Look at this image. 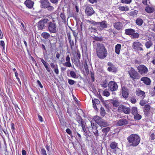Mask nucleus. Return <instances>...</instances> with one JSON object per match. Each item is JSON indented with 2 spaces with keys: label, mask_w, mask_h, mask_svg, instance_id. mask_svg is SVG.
<instances>
[{
  "label": "nucleus",
  "mask_w": 155,
  "mask_h": 155,
  "mask_svg": "<svg viewBox=\"0 0 155 155\" xmlns=\"http://www.w3.org/2000/svg\"><path fill=\"white\" fill-rule=\"evenodd\" d=\"M95 50L97 55L100 59H104L107 56V51L104 45L100 43L97 44Z\"/></svg>",
  "instance_id": "nucleus-1"
},
{
  "label": "nucleus",
  "mask_w": 155,
  "mask_h": 155,
  "mask_svg": "<svg viewBox=\"0 0 155 155\" xmlns=\"http://www.w3.org/2000/svg\"><path fill=\"white\" fill-rule=\"evenodd\" d=\"M130 146L133 147H136L139 143L140 141V138L137 135L133 134L130 135L127 138Z\"/></svg>",
  "instance_id": "nucleus-2"
},
{
  "label": "nucleus",
  "mask_w": 155,
  "mask_h": 155,
  "mask_svg": "<svg viewBox=\"0 0 155 155\" xmlns=\"http://www.w3.org/2000/svg\"><path fill=\"white\" fill-rule=\"evenodd\" d=\"M48 30L51 33H56L57 31V26L55 23L53 21L49 22L48 25Z\"/></svg>",
  "instance_id": "nucleus-3"
},
{
  "label": "nucleus",
  "mask_w": 155,
  "mask_h": 155,
  "mask_svg": "<svg viewBox=\"0 0 155 155\" xmlns=\"http://www.w3.org/2000/svg\"><path fill=\"white\" fill-rule=\"evenodd\" d=\"M125 33L130 36L132 38H138L139 36V34L135 32L134 30L131 28L127 29L125 30Z\"/></svg>",
  "instance_id": "nucleus-4"
},
{
  "label": "nucleus",
  "mask_w": 155,
  "mask_h": 155,
  "mask_svg": "<svg viewBox=\"0 0 155 155\" xmlns=\"http://www.w3.org/2000/svg\"><path fill=\"white\" fill-rule=\"evenodd\" d=\"M130 77L132 79L134 80L138 78V74L135 70L132 68L128 71Z\"/></svg>",
  "instance_id": "nucleus-5"
},
{
  "label": "nucleus",
  "mask_w": 155,
  "mask_h": 155,
  "mask_svg": "<svg viewBox=\"0 0 155 155\" xmlns=\"http://www.w3.org/2000/svg\"><path fill=\"white\" fill-rule=\"evenodd\" d=\"M138 72L141 74H146L148 72L147 68L144 65H141L137 67Z\"/></svg>",
  "instance_id": "nucleus-6"
},
{
  "label": "nucleus",
  "mask_w": 155,
  "mask_h": 155,
  "mask_svg": "<svg viewBox=\"0 0 155 155\" xmlns=\"http://www.w3.org/2000/svg\"><path fill=\"white\" fill-rule=\"evenodd\" d=\"M108 87L111 91H116L118 88L117 83L111 81L109 82L108 84Z\"/></svg>",
  "instance_id": "nucleus-7"
},
{
  "label": "nucleus",
  "mask_w": 155,
  "mask_h": 155,
  "mask_svg": "<svg viewBox=\"0 0 155 155\" xmlns=\"http://www.w3.org/2000/svg\"><path fill=\"white\" fill-rule=\"evenodd\" d=\"M118 110L119 111H123L126 114H129L130 112V109L129 108L123 105H121L118 107Z\"/></svg>",
  "instance_id": "nucleus-8"
},
{
  "label": "nucleus",
  "mask_w": 155,
  "mask_h": 155,
  "mask_svg": "<svg viewBox=\"0 0 155 155\" xmlns=\"http://www.w3.org/2000/svg\"><path fill=\"white\" fill-rule=\"evenodd\" d=\"M133 48L134 49L138 51H143V45L138 41L134 42L133 44Z\"/></svg>",
  "instance_id": "nucleus-9"
},
{
  "label": "nucleus",
  "mask_w": 155,
  "mask_h": 155,
  "mask_svg": "<svg viewBox=\"0 0 155 155\" xmlns=\"http://www.w3.org/2000/svg\"><path fill=\"white\" fill-rule=\"evenodd\" d=\"M128 121L125 119H123L118 120L117 121V124L118 126L124 125L128 124Z\"/></svg>",
  "instance_id": "nucleus-10"
},
{
  "label": "nucleus",
  "mask_w": 155,
  "mask_h": 155,
  "mask_svg": "<svg viewBox=\"0 0 155 155\" xmlns=\"http://www.w3.org/2000/svg\"><path fill=\"white\" fill-rule=\"evenodd\" d=\"M94 12L93 8L89 6L87 7L85 9V13L88 16H91Z\"/></svg>",
  "instance_id": "nucleus-11"
},
{
  "label": "nucleus",
  "mask_w": 155,
  "mask_h": 155,
  "mask_svg": "<svg viewBox=\"0 0 155 155\" xmlns=\"http://www.w3.org/2000/svg\"><path fill=\"white\" fill-rule=\"evenodd\" d=\"M66 62L63 64L64 66L68 67H70L71 66V63L70 58L69 55H68L65 58Z\"/></svg>",
  "instance_id": "nucleus-12"
},
{
  "label": "nucleus",
  "mask_w": 155,
  "mask_h": 155,
  "mask_svg": "<svg viewBox=\"0 0 155 155\" xmlns=\"http://www.w3.org/2000/svg\"><path fill=\"white\" fill-rule=\"evenodd\" d=\"M122 94L123 97L125 98H127L129 95L128 89L125 87L122 88Z\"/></svg>",
  "instance_id": "nucleus-13"
},
{
  "label": "nucleus",
  "mask_w": 155,
  "mask_h": 155,
  "mask_svg": "<svg viewBox=\"0 0 155 155\" xmlns=\"http://www.w3.org/2000/svg\"><path fill=\"white\" fill-rule=\"evenodd\" d=\"M42 7L44 8H46L48 6L51 5L48 0H41L40 1Z\"/></svg>",
  "instance_id": "nucleus-14"
},
{
  "label": "nucleus",
  "mask_w": 155,
  "mask_h": 155,
  "mask_svg": "<svg viewBox=\"0 0 155 155\" xmlns=\"http://www.w3.org/2000/svg\"><path fill=\"white\" fill-rule=\"evenodd\" d=\"M24 3L28 8H33L34 2L31 0H26Z\"/></svg>",
  "instance_id": "nucleus-15"
},
{
  "label": "nucleus",
  "mask_w": 155,
  "mask_h": 155,
  "mask_svg": "<svg viewBox=\"0 0 155 155\" xmlns=\"http://www.w3.org/2000/svg\"><path fill=\"white\" fill-rule=\"evenodd\" d=\"M150 106L148 104H146L145 105L144 109V112L146 116H148L150 113Z\"/></svg>",
  "instance_id": "nucleus-16"
},
{
  "label": "nucleus",
  "mask_w": 155,
  "mask_h": 155,
  "mask_svg": "<svg viewBox=\"0 0 155 155\" xmlns=\"http://www.w3.org/2000/svg\"><path fill=\"white\" fill-rule=\"evenodd\" d=\"M114 28L117 30H119L121 29L123 27V24L122 23L117 22L114 24Z\"/></svg>",
  "instance_id": "nucleus-17"
},
{
  "label": "nucleus",
  "mask_w": 155,
  "mask_h": 155,
  "mask_svg": "<svg viewBox=\"0 0 155 155\" xmlns=\"http://www.w3.org/2000/svg\"><path fill=\"white\" fill-rule=\"evenodd\" d=\"M141 80L147 85H150L151 82L150 79L147 77H143L141 78Z\"/></svg>",
  "instance_id": "nucleus-18"
},
{
  "label": "nucleus",
  "mask_w": 155,
  "mask_h": 155,
  "mask_svg": "<svg viewBox=\"0 0 155 155\" xmlns=\"http://www.w3.org/2000/svg\"><path fill=\"white\" fill-rule=\"evenodd\" d=\"M98 25H99L100 27L102 28H107V22L105 21H103L101 22H98Z\"/></svg>",
  "instance_id": "nucleus-19"
},
{
  "label": "nucleus",
  "mask_w": 155,
  "mask_h": 155,
  "mask_svg": "<svg viewBox=\"0 0 155 155\" xmlns=\"http://www.w3.org/2000/svg\"><path fill=\"white\" fill-rule=\"evenodd\" d=\"M145 10L147 12L151 13L154 12V9L153 7L148 6L145 8Z\"/></svg>",
  "instance_id": "nucleus-20"
},
{
  "label": "nucleus",
  "mask_w": 155,
  "mask_h": 155,
  "mask_svg": "<svg viewBox=\"0 0 155 155\" xmlns=\"http://www.w3.org/2000/svg\"><path fill=\"white\" fill-rule=\"evenodd\" d=\"M121 47V45L117 44L115 46V53L117 54H119L120 53Z\"/></svg>",
  "instance_id": "nucleus-21"
},
{
  "label": "nucleus",
  "mask_w": 155,
  "mask_h": 155,
  "mask_svg": "<svg viewBox=\"0 0 155 155\" xmlns=\"http://www.w3.org/2000/svg\"><path fill=\"white\" fill-rule=\"evenodd\" d=\"M98 124L101 127H106L107 125V123L102 119L98 123Z\"/></svg>",
  "instance_id": "nucleus-22"
},
{
  "label": "nucleus",
  "mask_w": 155,
  "mask_h": 155,
  "mask_svg": "<svg viewBox=\"0 0 155 155\" xmlns=\"http://www.w3.org/2000/svg\"><path fill=\"white\" fill-rule=\"evenodd\" d=\"M110 146L111 148L112 149H116L117 148V143L115 142H113L111 143Z\"/></svg>",
  "instance_id": "nucleus-23"
},
{
  "label": "nucleus",
  "mask_w": 155,
  "mask_h": 155,
  "mask_svg": "<svg viewBox=\"0 0 155 155\" xmlns=\"http://www.w3.org/2000/svg\"><path fill=\"white\" fill-rule=\"evenodd\" d=\"M41 36L45 39H48L50 36V34L47 32H43L41 34Z\"/></svg>",
  "instance_id": "nucleus-24"
},
{
  "label": "nucleus",
  "mask_w": 155,
  "mask_h": 155,
  "mask_svg": "<svg viewBox=\"0 0 155 155\" xmlns=\"http://www.w3.org/2000/svg\"><path fill=\"white\" fill-rule=\"evenodd\" d=\"M136 94L137 95L139 96L141 95L143 97V98L145 97V93L143 91L138 90L137 91Z\"/></svg>",
  "instance_id": "nucleus-25"
},
{
  "label": "nucleus",
  "mask_w": 155,
  "mask_h": 155,
  "mask_svg": "<svg viewBox=\"0 0 155 155\" xmlns=\"http://www.w3.org/2000/svg\"><path fill=\"white\" fill-rule=\"evenodd\" d=\"M118 8L120 11H127L129 10V8L127 6H120Z\"/></svg>",
  "instance_id": "nucleus-26"
},
{
  "label": "nucleus",
  "mask_w": 155,
  "mask_h": 155,
  "mask_svg": "<svg viewBox=\"0 0 155 155\" xmlns=\"http://www.w3.org/2000/svg\"><path fill=\"white\" fill-rule=\"evenodd\" d=\"M131 113L133 115L137 114V113L138 110L137 108L136 107H133L131 110Z\"/></svg>",
  "instance_id": "nucleus-27"
},
{
  "label": "nucleus",
  "mask_w": 155,
  "mask_h": 155,
  "mask_svg": "<svg viewBox=\"0 0 155 155\" xmlns=\"http://www.w3.org/2000/svg\"><path fill=\"white\" fill-rule=\"evenodd\" d=\"M38 28L39 29L42 30L45 27L44 25L42 23L41 21H39L38 23Z\"/></svg>",
  "instance_id": "nucleus-28"
},
{
  "label": "nucleus",
  "mask_w": 155,
  "mask_h": 155,
  "mask_svg": "<svg viewBox=\"0 0 155 155\" xmlns=\"http://www.w3.org/2000/svg\"><path fill=\"white\" fill-rule=\"evenodd\" d=\"M143 20L140 18H137L136 21V24L139 26L141 25L143 23Z\"/></svg>",
  "instance_id": "nucleus-29"
},
{
  "label": "nucleus",
  "mask_w": 155,
  "mask_h": 155,
  "mask_svg": "<svg viewBox=\"0 0 155 155\" xmlns=\"http://www.w3.org/2000/svg\"><path fill=\"white\" fill-rule=\"evenodd\" d=\"M93 118L95 121V122L97 123V124L102 119L101 118L97 116H94Z\"/></svg>",
  "instance_id": "nucleus-30"
},
{
  "label": "nucleus",
  "mask_w": 155,
  "mask_h": 155,
  "mask_svg": "<svg viewBox=\"0 0 155 155\" xmlns=\"http://www.w3.org/2000/svg\"><path fill=\"white\" fill-rule=\"evenodd\" d=\"M91 123L93 130H97V127L96 126V123L93 121H91Z\"/></svg>",
  "instance_id": "nucleus-31"
},
{
  "label": "nucleus",
  "mask_w": 155,
  "mask_h": 155,
  "mask_svg": "<svg viewBox=\"0 0 155 155\" xmlns=\"http://www.w3.org/2000/svg\"><path fill=\"white\" fill-rule=\"evenodd\" d=\"M40 21L41 22H42V23L44 25L45 27V26L47 24H48V23L49 22V20L47 18H45Z\"/></svg>",
  "instance_id": "nucleus-32"
},
{
  "label": "nucleus",
  "mask_w": 155,
  "mask_h": 155,
  "mask_svg": "<svg viewBox=\"0 0 155 155\" xmlns=\"http://www.w3.org/2000/svg\"><path fill=\"white\" fill-rule=\"evenodd\" d=\"M147 48H149L152 45V43L151 41H147L145 44Z\"/></svg>",
  "instance_id": "nucleus-33"
},
{
  "label": "nucleus",
  "mask_w": 155,
  "mask_h": 155,
  "mask_svg": "<svg viewBox=\"0 0 155 155\" xmlns=\"http://www.w3.org/2000/svg\"><path fill=\"white\" fill-rule=\"evenodd\" d=\"M110 128L109 127H106L105 128L103 129L102 130V131L104 133H105V134L106 136L107 133L110 130Z\"/></svg>",
  "instance_id": "nucleus-34"
},
{
  "label": "nucleus",
  "mask_w": 155,
  "mask_h": 155,
  "mask_svg": "<svg viewBox=\"0 0 155 155\" xmlns=\"http://www.w3.org/2000/svg\"><path fill=\"white\" fill-rule=\"evenodd\" d=\"M107 70L109 71L114 72L116 71V68L114 66H113L108 67L107 68Z\"/></svg>",
  "instance_id": "nucleus-35"
},
{
  "label": "nucleus",
  "mask_w": 155,
  "mask_h": 155,
  "mask_svg": "<svg viewBox=\"0 0 155 155\" xmlns=\"http://www.w3.org/2000/svg\"><path fill=\"white\" fill-rule=\"evenodd\" d=\"M134 118L135 120H140L141 118V116L138 114V113L137 114L134 115Z\"/></svg>",
  "instance_id": "nucleus-36"
},
{
  "label": "nucleus",
  "mask_w": 155,
  "mask_h": 155,
  "mask_svg": "<svg viewBox=\"0 0 155 155\" xmlns=\"http://www.w3.org/2000/svg\"><path fill=\"white\" fill-rule=\"evenodd\" d=\"M47 8V10L50 12H51L53 11L54 8L53 6L51 5H49L47 8Z\"/></svg>",
  "instance_id": "nucleus-37"
},
{
  "label": "nucleus",
  "mask_w": 155,
  "mask_h": 155,
  "mask_svg": "<svg viewBox=\"0 0 155 155\" xmlns=\"http://www.w3.org/2000/svg\"><path fill=\"white\" fill-rule=\"evenodd\" d=\"M113 106L115 107H117L119 105V103L117 101L114 100L112 102Z\"/></svg>",
  "instance_id": "nucleus-38"
},
{
  "label": "nucleus",
  "mask_w": 155,
  "mask_h": 155,
  "mask_svg": "<svg viewBox=\"0 0 155 155\" xmlns=\"http://www.w3.org/2000/svg\"><path fill=\"white\" fill-rule=\"evenodd\" d=\"M70 75L73 78H76V74L75 72L73 71H71L70 72Z\"/></svg>",
  "instance_id": "nucleus-39"
},
{
  "label": "nucleus",
  "mask_w": 155,
  "mask_h": 155,
  "mask_svg": "<svg viewBox=\"0 0 155 155\" xmlns=\"http://www.w3.org/2000/svg\"><path fill=\"white\" fill-rule=\"evenodd\" d=\"M72 31V33H73V35L74 36V37L75 38V41H76V39L77 38V36L78 35V33H77L75 32V31L74 30H71Z\"/></svg>",
  "instance_id": "nucleus-40"
},
{
  "label": "nucleus",
  "mask_w": 155,
  "mask_h": 155,
  "mask_svg": "<svg viewBox=\"0 0 155 155\" xmlns=\"http://www.w3.org/2000/svg\"><path fill=\"white\" fill-rule=\"evenodd\" d=\"M105 111L103 107H101V112L100 114L101 115L104 116L105 115Z\"/></svg>",
  "instance_id": "nucleus-41"
},
{
  "label": "nucleus",
  "mask_w": 155,
  "mask_h": 155,
  "mask_svg": "<svg viewBox=\"0 0 155 155\" xmlns=\"http://www.w3.org/2000/svg\"><path fill=\"white\" fill-rule=\"evenodd\" d=\"M101 85L104 88H106L107 86V81H105L103 82L101 84Z\"/></svg>",
  "instance_id": "nucleus-42"
},
{
  "label": "nucleus",
  "mask_w": 155,
  "mask_h": 155,
  "mask_svg": "<svg viewBox=\"0 0 155 155\" xmlns=\"http://www.w3.org/2000/svg\"><path fill=\"white\" fill-rule=\"evenodd\" d=\"M121 1L122 3L128 4L131 2L132 0H121Z\"/></svg>",
  "instance_id": "nucleus-43"
},
{
  "label": "nucleus",
  "mask_w": 155,
  "mask_h": 155,
  "mask_svg": "<svg viewBox=\"0 0 155 155\" xmlns=\"http://www.w3.org/2000/svg\"><path fill=\"white\" fill-rule=\"evenodd\" d=\"M103 94L104 96L108 97L110 95V94L108 91L105 90L103 92Z\"/></svg>",
  "instance_id": "nucleus-44"
},
{
  "label": "nucleus",
  "mask_w": 155,
  "mask_h": 155,
  "mask_svg": "<svg viewBox=\"0 0 155 155\" xmlns=\"http://www.w3.org/2000/svg\"><path fill=\"white\" fill-rule=\"evenodd\" d=\"M84 68L85 69V70L86 72H89V70L88 69V66L87 65V62H85L84 64Z\"/></svg>",
  "instance_id": "nucleus-45"
},
{
  "label": "nucleus",
  "mask_w": 155,
  "mask_h": 155,
  "mask_svg": "<svg viewBox=\"0 0 155 155\" xmlns=\"http://www.w3.org/2000/svg\"><path fill=\"white\" fill-rule=\"evenodd\" d=\"M92 102H94L97 104H98L100 103L99 101L97 99H92Z\"/></svg>",
  "instance_id": "nucleus-46"
},
{
  "label": "nucleus",
  "mask_w": 155,
  "mask_h": 155,
  "mask_svg": "<svg viewBox=\"0 0 155 155\" xmlns=\"http://www.w3.org/2000/svg\"><path fill=\"white\" fill-rule=\"evenodd\" d=\"M69 43L71 47V49L74 47V44L73 41L71 40H69Z\"/></svg>",
  "instance_id": "nucleus-47"
},
{
  "label": "nucleus",
  "mask_w": 155,
  "mask_h": 155,
  "mask_svg": "<svg viewBox=\"0 0 155 155\" xmlns=\"http://www.w3.org/2000/svg\"><path fill=\"white\" fill-rule=\"evenodd\" d=\"M41 152L42 155H47L46 151L44 148L41 149Z\"/></svg>",
  "instance_id": "nucleus-48"
},
{
  "label": "nucleus",
  "mask_w": 155,
  "mask_h": 155,
  "mask_svg": "<svg viewBox=\"0 0 155 155\" xmlns=\"http://www.w3.org/2000/svg\"><path fill=\"white\" fill-rule=\"evenodd\" d=\"M11 129L13 133L15 132V125L13 123L11 124Z\"/></svg>",
  "instance_id": "nucleus-49"
},
{
  "label": "nucleus",
  "mask_w": 155,
  "mask_h": 155,
  "mask_svg": "<svg viewBox=\"0 0 155 155\" xmlns=\"http://www.w3.org/2000/svg\"><path fill=\"white\" fill-rule=\"evenodd\" d=\"M60 17L61 18H62V19L64 21H65V16L64 15V13H61L60 14Z\"/></svg>",
  "instance_id": "nucleus-50"
},
{
  "label": "nucleus",
  "mask_w": 155,
  "mask_h": 155,
  "mask_svg": "<svg viewBox=\"0 0 155 155\" xmlns=\"http://www.w3.org/2000/svg\"><path fill=\"white\" fill-rule=\"evenodd\" d=\"M131 102L133 104H135L136 102V100L134 97H132L130 99Z\"/></svg>",
  "instance_id": "nucleus-51"
},
{
  "label": "nucleus",
  "mask_w": 155,
  "mask_h": 155,
  "mask_svg": "<svg viewBox=\"0 0 155 155\" xmlns=\"http://www.w3.org/2000/svg\"><path fill=\"white\" fill-rule=\"evenodd\" d=\"M68 82L70 84L73 85L74 84L75 81L69 79L68 80Z\"/></svg>",
  "instance_id": "nucleus-52"
},
{
  "label": "nucleus",
  "mask_w": 155,
  "mask_h": 155,
  "mask_svg": "<svg viewBox=\"0 0 155 155\" xmlns=\"http://www.w3.org/2000/svg\"><path fill=\"white\" fill-rule=\"evenodd\" d=\"M93 132L94 135L98 137L99 136V134L98 131L97 130H93Z\"/></svg>",
  "instance_id": "nucleus-53"
},
{
  "label": "nucleus",
  "mask_w": 155,
  "mask_h": 155,
  "mask_svg": "<svg viewBox=\"0 0 155 155\" xmlns=\"http://www.w3.org/2000/svg\"><path fill=\"white\" fill-rule=\"evenodd\" d=\"M0 45L2 46L3 48L4 49L5 48V44L4 42L3 41H0Z\"/></svg>",
  "instance_id": "nucleus-54"
},
{
  "label": "nucleus",
  "mask_w": 155,
  "mask_h": 155,
  "mask_svg": "<svg viewBox=\"0 0 155 155\" xmlns=\"http://www.w3.org/2000/svg\"><path fill=\"white\" fill-rule=\"evenodd\" d=\"M50 65L52 68L54 69L56 68V67H58V66L57 64L55 65L53 63H51L50 64Z\"/></svg>",
  "instance_id": "nucleus-55"
},
{
  "label": "nucleus",
  "mask_w": 155,
  "mask_h": 155,
  "mask_svg": "<svg viewBox=\"0 0 155 155\" xmlns=\"http://www.w3.org/2000/svg\"><path fill=\"white\" fill-rule=\"evenodd\" d=\"M89 23L91 24L95 25H98V22H96L94 21H89Z\"/></svg>",
  "instance_id": "nucleus-56"
},
{
  "label": "nucleus",
  "mask_w": 155,
  "mask_h": 155,
  "mask_svg": "<svg viewBox=\"0 0 155 155\" xmlns=\"http://www.w3.org/2000/svg\"><path fill=\"white\" fill-rule=\"evenodd\" d=\"M66 132L70 136L72 134L71 131V130L69 128H67L66 130Z\"/></svg>",
  "instance_id": "nucleus-57"
},
{
  "label": "nucleus",
  "mask_w": 155,
  "mask_h": 155,
  "mask_svg": "<svg viewBox=\"0 0 155 155\" xmlns=\"http://www.w3.org/2000/svg\"><path fill=\"white\" fill-rule=\"evenodd\" d=\"M91 77L93 81H94L95 80L94 75L93 73L91 72Z\"/></svg>",
  "instance_id": "nucleus-58"
},
{
  "label": "nucleus",
  "mask_w": 155,
  "mask_h": 155,
  "mask_svg": "<svg viewBox=\"0 0 155 155\" xmlns=\"http://www.w3.org/2000/svg\"><path fill=\"white\" fill-rule=\"evenodd\" d=\"M54 72L55 73V74L58 75L59 74V70L58 69V67H56V68L54 69Z\"/></svg>",
  "instance_id": "nucleus-59"
},
{
  "label": "nucleus",
  "mask_w": 155,
  "mask_h": 155,
  "mask_svg": "<svg viewBox=\"0 0 155 155\" xmlns=\"http://www.w3.org/2000/svg\"><path fill=\"white\" fill-rule=\"evenodd\" d=\"M37 83H38V85H39V86L41 88H43V86H42V85L41 83V82H40V81L38 80L37 81Z\"/></svg>",
  "instance_id": "nucleus-60"
},
{
  "label": "nucleus",
  "mask_w": 155,
  "mask_h": 155,
  "mask_svg": "<svg viewBox=\"0 0 155 155\" xmlns=\"http://www.w3.org/2000/svg\"><path fill=\"white\" fill-rule=\"evenodd\" d=\"M151 139L152 140L155 139V133L152 134L150 136Z\"/></svg>",
  "instance_id": "nucleus-61"
},
{
  "label": "nucleus",
  "mask_w": 155,
  "mask_h": 155,
  "mask_svg": "<svg viewBox=\"0 0 155 155\" xmlns=\"http://www.w3.org/2000/svg\"><path fill=\"white\" fill-rule=\"evenodd\" d=\"M50 2L54 4H56L58 3V0H50Z\"/></svg>",
  "instance_id": "nucleus-62"
},
{
  "label": "nucleus",
  "mask_w": 155,
  "mask_h": 155,
  "mask_svg": "<svg viewBox=\"0 0 155 155\" xmlns=\"http://www.w3.org/2000/svg\"><path fill=\"white\" fill-rule=\"evenodd\" d=\"M40 59H41V62L44 65L47 64V63L42 58H40Z\"/></svg>",
  "instance_id": "nucleus-63"
},
{
  "label": "nucleus",
  "mask_w": 155,
  "mask_h": 155,
  "mask_svg": "<svg viewBox=\"0 0 155 155\" xmlns=\"http://www.w3.org/2000/svg\"><path fill=\"white\" fill-rule=\"evenodd\" d=\"M140 104L141 106H143L144 105L145 102L143 100H142L140 101Z\"/></svg>",
  "instance_id": "nucleus-64"
}]
</instances>
